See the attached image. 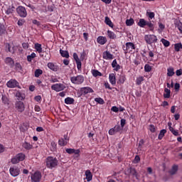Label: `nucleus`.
<instances>
[{"label": "nucleus", "instance_id": "nucleus-36", "mask_svg": "<svg viewBox=\"0 0 182 182\" xmlns=\"http://www.w3.org/2000/svg\"><path fill=\"white\" fill-rule=\"evenodd\" d=\"M6 32V28L5 26L0 23V36H2V35H5Z\"/></svg>", "mask_w": 182, "mask_h": 182}, {"label": "nucleus", "instance_id": "nucleus-3", "mask_svg": "<svg viewBox=\"0 0 182 182\" xmlns=\"http://www.w3.org/2000/svg\"><path fill=\"white\" fill-rule=\"evenodd\" d=\"M70 81L73 85H82L85 82V77L82 75L73 76L70 77Z\"/></svg>", "mask_w": 182, "mask_h": 182}, {"label": "nucleus", "instance_id": "nucleus-2", "mask_svg": "<svg viewBox=\"0 0 182 182\" xmlns=\"http://www.w3.org/2000/svg\"><path fill=\"white\" fill-rule=\"evenodd\" d=\"M25 160V154L18 153L14 157L11 158V162L12 164H18V163L21 161H23Z\"/></svg>", "mask_w": 182, "mask_h": 182}, {"label": "nucleus", "instance_id": "nucleus-29", "mask_svg": "<svg viewBox=\"0 0 182 182\" xmlns=\"http://www.w3.org/2000/svg\"><path fill=\"white\" fill-rule=\"evenodd\" d=\"M65 105H75V99L68 97L65 99Z\"/></svg>", "mask_w": 182, "mask_h": 182}, {"label": "nucleus", "instance_id": "nucleus-61", "mask_svg": "<svg viewBox=\"0 0 182 182\" xmlns=\"http://www.w3.org/2000/svg\"><path fill=\"white\" fill-rule=\"evenodd\" d=\"M25 22V21L23 19H19L17 22V25L18 26H23V23Z\"/></svg>", "mask_w": 182, "mask_h": 182}, {"label": "nucleus", "instance_id": "nucleus-54", "mask_svg": "<svg viewBox=\"0 0 182 182\" xmlns=\"http://www.w3.org/2000/svg\"><path fill=\"white\" fill-rule=\"evenodd\" d=\"M134 164H137L140 163V156L136 155L133 161Z\"/></svg>", "mask_w": 182, "mask_h": 182}, {"label": "nucleus", "instance_id": "nucleus-14", "mask_svg": "<svg viewBox=\"0 0 182 182\" xmlns=\"http://www.w3.org/2000/svg\"><path fill=\"white\" fill-rule=\"evenodd\" d=\"M73 58L75 60L77 70H82V61H80V59H79V56L77 55V53H73Z\"/></svg>", "mask_w": 182, "mask_h": 182}, {"label": "nucleus", "instance_id": "nucleus-16", "mask_svg": "<svg viewBox=\"0 0 182 182\" xmlns=\"http://www.w3.org/2000/svg\"><path fill=\"white\" fill-rule=\"evenodd\" d=\"M102 58L105 60H112L113 59V54L110 53V51H104L102 53Z\"/></svg>", "mask_w": 182, "mask_h": 182}, {"label": "nucleus", "instance_id": "nucleus-26", "mask_svg": "<svg viewBox=\"0 0 182 182\" xmlns=\"http://www.w3.org/2000/svg\"><path fill=\"white\" fill-rule=\"evenodd\" d=\"M168 129L173 136H178V131L171 127V122L168 123Z\"/></svg>", "mask_w": 182, "mask_h": 182}, {"label": "nucleus", "instance_id": "nucleus-21", "mask_svg": "<svg viewBox=\"0 0 182 182\" xmlns=\"http://www.w3.org/2000/svg\"><path fill=\"white\" fill-rule=\"evenodd\" d=\"M97 42L100 45H105L107 42V38L105 36H100L97 38Z\"/></svg>", "mask_w": 182, "mask_h": 182}, {"label": "nucleus", "instance_id": "nucleus-56", "mask_svg": "<svg viewBox=\"0 0 182 182\" xmlns=\"http://www.w3.org/2000/svg\"><path fill=\"white\" fill-rule=\"evenodd\" d=\"M1 100H2V102H3V103H4V105H8L9 100H8V98H7L6 97L2 96Z\"/></svg>", "mask_w": 182, "mask_h": 182}, {"label": "nucleus", "instance_id": "nucleus-41", "mask_svg": "<svg viewBox=\"0 0 182 182\" xmlns=\"http://www.w3.org/2000/svg\"><path fill=\"white\" fill-rule=\"evenodd\" d=\"M174 68L173 67H171L167 69V76H174Z\"/></svg>", "mask_w": 182, "mask_h": 182}, {"label": "nucleus", "instance_id": "nucleus-19", "mask_svg": "<svg viewBox=\"0 0 182 182\" xmlns=\"http://www.w3.org/2000/svg\"><path fill=\"white\" fill-rule=\"evenodd\" d=\"M15 96L17 98L18 101L25 100L26 95L25 94L22 93L21 91H17L15 93Z\"/></svg>", "mask_w": 182, "mask_h": 182}, {"label": "nucleus", "instance_id": "nucleus-35", "mask_svg": "<svg viewBox=\"0 0 182 182\" xmlns=\"http://www.w3.org/2000/svg\"><path fill=\"white\" fill-rule=\"evenodd\" d=\"M60 53L61 56H63V58H66V59H69V52H68V50H63L60 49Z\"/></svg>", "mask_w": 182, "mask_h": 182}, {"label": "nucleus", "instance_id": "nucleus-12", "mask_svg": "<svg viewBox=\"0 0 182 182\" xmlns=\"http://www.w3.org/2000/svg\"><path fill=\"white\" fill-rule=\"evenodd\" d=\"M52 90H55V92H62V90H65L66 87L65 85L62 83L54 84L51 86Z\"/></svg>", "mask_w": 182, "mask_h": 182}, {"label": "nucleus", "instance_id": "nucleus-18", "mask_svg": "<svg viewBox=\"0 0 182 182\" xmlns=\"http://www.w3.org/2000/svg\"><path fill=\"white\" fill-rule=\"evenodd\" d=\"M6 65H8L10 68H14L15 61L11 57H6L4 60Z\"/></svg>", "mask_w": 182, "mask_h": 182}, {"label": "nucleus", "instance_id": "nucleus-5", "mask_svg": "<svg viewBox=\"0 0 182 182\" xmlns=\"http://www.w3.org/2000/svg\"><path fill=\"white\" fill-rule=\"evenodd\" d=\"M65 151L68 154H75L74 159L75 160H79V157H80V149L68 148L65 149Z\"/></svg>", "mask_w": 182, "mask_h": 182}, {"label": "nucleus", "instance_id": "nucleus-53", "mask_svg": "<svg viewBox=\"0 0 182 182\" xmlns=\"http://www.w3.org/2000/svg\"><path fill=\"white\" fill-rule=\"evenodd\" d=\"M144 72L149 73L151 72V66L149 64L144 65Z\"/></svg>", "mask_w": 182, "mask_h": 182}, {"label": "nucleus", "instance_id": "nucleus-11", "mask_svg": "<svg viewBox=\"0 0 182 182\" xmlns=\"http://www.w3.org/2000/svg\"><path fill=\"white\" fill-rule=\"evenodd\" d=\"M95 92L90 87H83L80 90V94L81 96H86L88 93H93Z\"/></svg>", "mask_w": 182, "mask_h": 182}, {"label": "nucleus", "instance_id": "nucleus-60", "mask_svg": "<svg viewBox=\"0 0 182 182\" xmlns=\"http://www.w3.org/2000/svg\"><path fill=\"white\" fill-rule=\"evenodd\" d=\"M6 49H8V51L9 52H10L11 53H14V50H11V44H9V43H7L6 45Z\"/></svg>", "mask_w": 182, "mask_h": 182}, {"label": "nucleus", "instance_id": "nucleus-4", "mask_svg": "<svg viewBox=\"0 0 182 182\" xmlns=\"http://www.w3.org/2000/svg\"><path fill=\"white\" fill-rule=\"evenodd\" d=\"M144 41L148 45H151L152 43H156L158 39L155 35L148 34L144 36Z\"/></svg>", "mask_w": 182, "mask_h": 182}, {"label": "nucleus", "instance_id": "nucleus-8", "mask_svg": "<svg viewBox=\"0 0 182 182\" xmlns=\"http://www.w3.org/2000/svg\"><path fill=\"white\" fill-rule=\"evenodd\" d=\"M16 12L21 18H26L28 16V12L24 6H19L16 8Z\"/></svg>", "mask_w": 182, "mask_h": 182}, {"label": "nucleus", "instance_id": "nucleus-22", "mask_svg": "<svg viewBox=\"0 0 182 182\" xmlns=\"http://www.w3.org/2000/svg\"><path fill=\"white\" fill-rule=\"evenodd\" d=\"M49 149L50 151H53V152L56 151L58 150V144H56L55 141H50Z\"/></svg>", "mask_w": 182, "mask_h": 182}, {"label": "nucleus", "instance_id": "nucleus-34", "mask_svg": "<svg viewBox=\"0 0 182 182\" xmlns=\"http://www.w3.org/2000/svg\"><path fill=\"white\" fill-rule=\"evenodd\" d=\"M124 82H126V75H121L119 77L117 83L119 85H123V83H124Z\"/></svg>", "mask_w": 182, "mask_h": 182}, {"label": "nucleus", "instance_id": "nucleus-15", "mask_svg": "<svg viewBox=\"0 0 182 182\" xmlns=\"http://www.w3.org/2000/svg\"><path fill=\"white\" fill-rule=\"evenodd\" d=\"M9 171L12 177H18V175L21 173V170L18 167H11Z\"/></svg>", "mask_w": 182, "mask_h": 182}, {"label": "nucleus", "instance_id": "nucleus-40", "mask_svg": "<svg viewBox=\"0 0 182 182\" xmlns=\"http://www.w3.org/2000/svg\"><path fill=\"white\" fill-rule=\"evenodd\" d=\"M166 133H167L166 129H161L160 131L159 136H158L159 140H162L163 138L164 137V134H166Z\"/></svg>", "mask_w": 182, "mask_h": 182}, {"label": "nucleus", "instance_id": "nucleus-27", "mask_svg": "<svg viewBox=\"0 0 182 182\" xmlns=\"http://www.w3.org/2000/svg\"><path fill=\"white\" fill-rule=\"evenodd\" d=\"M22 146L26 150H32V149H33V145L31 144L26 141H24Z\"/></svg>", "mask_w": 182, "mask_h": 182}, {"label": "nucleus", "instance_id": "nucleus-44", "mask_svg": "<svg viewBox=\"0 0 182 182\" xmlns=\"http://www.w3.org/2000/svg\"><path fill=\"white\" fill-rule=\"evenodd\" d=\"M174 49L176 52H180V49H182L181 43H178L174 44Z\"/></svg>", "mask_w": 182, "mask_h": 182}, {"label": "nucleus", "instance_id": "nucleus-7", "mask_svg": "<svg viewBox=\"0 0 182 182\" xmlns=\"http://www.w3.org/2000/svg\"><path fill=\"white\" fill-rule=\"evenodd\" d=\"M15 109L18 113H23L25 112V103L22 101H16Z\"/></svg>", "mask_w": 182, "mask_h": 182}, {"label": "nucleus", "instance_id": "nucleus-45", "mask_svg": "<svg viewBox=\"0 0 182 182\" xmlns=\"http://www.w3.org/2000/svg\"><path fill=\"white\" fill-rule=\"evenodd\" d=\"M15 70L17 72H22V65L19 63H15Z\"/></svg>", "mask_w": 182, "mask_h": 182}, {"label": "nucleus", "instance_id": "nucleus-20", "mask_svg": "<svg viewBox=\"0 0 182 182\" xmlns=\"http://www.w3.org/2000/svg\"><path fill=\"white\" fill-rule=\"evenodd\" d=\"M14 12H15V6L14 5L7 6L6 9L5 10L6 15H11V14Z\"/></svg>", "mask_w": 182, "mask_h": 182}, {"label": "nucleus", "instance_id": "nucleus-64", "mask_svg": "<svg viewBox=\"0 0 182 182\" xmlns=\"http://www.w3.org/2000/svg\"><path fill=\"white\" fill-rule=\"evenodd\" d=\"M176 76H181V75H182V69L181 68L179 70H177L176 71Z\"/></svg>", "mask_w": 182, "mask_h": 182}, {"label": "nucleus", "instance_id": "nucleus-43", "mask_svg": "<svg viewBox=\"0 0 182 182\" xmlns=\"http://www.w3.org/2000/svg\"><path fill=\"white\" fill-rule=\"evenodd\" d=\"M125 23L127 26H132V25L134 24V19L132 18L129 19H127Z\"/></svg>", "mask_w": 182, "mask_h": 182}, {"label": "nucleus", "instance_id": "nucleus-62", "mask_svg": "<svg viewBox=\"0 0 182 182\" xmlns=\"http://www.w3.org/2000/svg\"><path fill=\"white\" fill-rule=\"evenodd\" d=\"M174 89L176 92H178V90H180V83L178 82L175 83Z\"/></svg>", "mask_w": 182, "mask_h": 182}, {"label": "nucleus", "instance_id": "nucleus-10", "mask_svg": "<svg viewBox=\"0 0 182 182\" xmlns=\"http://www.w3.org/2000/svg\"><path fill=\"white\" fill-rule=\"evenodd\" d=\"M136 49V46L134 43L132 42H128L126 43V49L124 48V52L125 55L127 53H130V52H133V50Z\"/></svg>", "mask_w": 182, "mask_h": 182}, {"label": "nucleus", "instance_id": "nucleus-28", "mask_svg": "<svg viewBox=\"0 0 182 182\" xmlns=\"http://www.w3.org/2000/svg\"><path fill=\"white\" fill-rule=\"evenodd\" d=\"M107 35L109 39L114 40L116 39V38H117V36H116V33H114V32L109 30L107 31Z\"/></svg>", "mask_w": 182, "mask_h": 182}, {"label": "nucleus", "instance_id": "nucleus-33", "mask_svg": "<svg viewBox=\"0 0 182 182\" xmlns=\"http://www.w3.org/2000/svg\"><path fill=\"white\" fill-rule=\"evenodd\" d=\"M165 93L164 94V99H170V95L171 93V91L168 88L164 89Z\"/></svg>", "mask_w": 182, "mask_h": 182}, {"label": "nucleus", "instance_id": "nucleus-51", "mask_svg": "<svg viewBox=\"0 0 182 182\" xmlns=\"http://www.w3.org/2000/svg\"><path fill=\"white\" fill-rule=\"evenodd\" d=\"M129 173L132 176H134V177H137V171L134 168H130Z\"/></svg>", "mask_w": 182, "mask_h": 182}, {"label": "nucleus", "instance_id": "nucleus-47", "mask_svg": "<svg viewBox=\"0 0 182 182\" xmlns=\"http://www.w3.org/2000/svg\"><path fill=\"white\" fill-rule=\"evenodd\" d=\"M95 102H96L99 105H105V100L102 97L95 98Z\"/></svg>", "mask_w": 182, "mask_h": 182}, {"label": "nucleus", "instance_id": "nucleus-30", "mask_svg": "<svg viewBox=\"0 0 182 182\" xmlns=\"http://www.w3.org/2000/svg\"><path fill=\"white\" fill-rule=\"evenodd\" d=\"M105 23H106V25H108L109 28H113V27L114 26V25L113 24V22H112V20H110V18L107 16L105 17Z\"/></svg>", "mask_w": 182, "mask_h": 182}, {"label": "nucleus", "instance_id": "nucleus-63", "mask_svg": "<svg viewBox=\"0 0 182 182\" xmlns=\"http://www.w3.org/2000/svg\"><path fill=\"white\" fill-rule=\"evenodd\" d=\"M120 122H121V127L122 129L123 127H124V126L126 125V119H122Z\"/></svg>", "mask_w": 182, "mask_h": 182}, {"label": "nucleus", "instance_id": "nucleus-31", "mask_svg": "<svg viewBox=\"0 0 182 182\" xmlns=\"http://www.w3.org/2000/svg\"><path fill=\"white\" fill-rule=\"evenodd\" d=\"M34 48L38 53H42V44L39 43H35Z\"/></svg>", "mask_w": 182, "mask_h": 182}, {"label": "nucleus", "instance_id": "nucleus-1", "mask_svg": "<svg viewBox=\"0 0 182 182\" xmlns=\"http://www.w3.org/2000/svg\"><path fill=\"white\" fill-rule=\"evenodd\" d=\"M58 164H59V161H58L56 157L48 156L46 159V166L47 168H50V170L56 168Z\"/></svg>", "mask_w": 182, "mask_h": 182}, {"label": "nucleus", "instance_id": "nucleus-9", "mask_svg": "<svg viewBox=\"0 0 182 182\" xmlns=\"http://www.w3.org/2000/svg\"><path fill=\"white\" fill-rule=\"evenodd\" d=\"M7 87H9L10 89H14L15 87H18V89H21V87H19V82L16 80L11 79L6 82Z\"/></svg>", "mask_w": 182, "mask_h": 182}, {"label": "nucleus", "instance_id": "nucleus-46", "mask_svg": "<svg viewBox=\"0 0 182 182\" xmlns=\"http://www.w3.org/2000/svg\"><path fill=\"white\" fill-rule=\"evenodd\" d=\"M36 58V54L35 53H32L30 55L27 56L28 62H32V59H35Z\"/></svg>", "mask_w": 182, "mask_h": 182}, {"label": "nucleus", "instance_id": "nucleus-32", "mask_svg": "<svg viewBox=\"0 0 182 182\" xmlns=\"http://www.w3.org/2000/svg\"><path fill=\"white\" fill-rule=\"evenodd\" d=\"M91 73L94 77H97V76H103V74H102V73L97 70H92Z\"/></svg>", "mask_w": 182, "mask_h": 182}, {"label": "nucleus", "instance_id": "nucleus-23", "mask_svg": "<svg viewBox=\"0 0 182 182\" xmlns=\"http://www.w3.org/2000/svg\"><path fill=\"white\" fill-rule=\"evenodd\" d=\"M85 180H87L88 182L93 180V174H92L90 170L85 171Z\"/></svg>", "mask_w": 182, "mask_h": 182}, {"label": "nucleus", "instance_id": "nucleus-25", "mask_svg": "<svg viewBox=\"0 0 182 182\" xmlns=\"http://www.w3.org/2000/svg\"><path fill=\"white\" fill-rule=\"evenodd\" d=\"M147 23V21L144 18H140L139 22L137 23L138 26L140 28H146Z\"/></svg>", "mask_w": 182, "mask_h": 182}, {"label": "nucleus", "instance_id": "nucleus-52", "mask_svg": "<svg viewBox=\"0 0 182 182\" xmlns=\"http://www.w3.org/2000/svg\"><path fill=\"white\" fill-rule=\"evenodd\" d=\"M58 144L59 146H66L68 142L63 138H61L58 140Z\"/></svg>", "mask_w": 182, "mask_h": 182}, {"label": "nucleus", "instance_id": "nucleus-6", "mask_svg": "<svg viewBox=\"0 0 182 182\" xmlns=\"http://www.w3.org/2000/svg\"><path fill=\"white\" fill-rule=\"evenodd\" d=\"M31 178L32 182H41V180L42 179V173L39 171H36L33 173H31Z\"/></svg>", "mask_w": 182, "mask_h": 182}, {"label": "nucleus", "instance_id": "nucleus-57", "mask_svg": "<svg viewBox=\"0 0 182 182\" xmlns=\"http://www.w3.org/2000/svg\"><path fill=\"white\" fill-rule=\"evenodd\" d=\"M112 112H114V113H119V107L116 106H113L111 108Z\"/></svg>", "mask_w": 182, "mask_h": 182}, {"label": "nucleus", "instance_id": "nucleus-13", "mask_svg": "<svg viewBox=\"0 0 182 182\" xmlns=\"http://www.w3.org/2000/svg\"><path fill=\"white\" fill-rule=\"evenodd\" d=\"M122 129V127H120L119 124L115 125L113 128L110 129L108 131V133L109 134V136H114V134H116V133H119V132H120Z\"/></svg>", "mask_w": 182, "mask_h": 182}, {"label": "nucleus", "instance_id": "nucleus-17", "mask_svg": "<svg viewBox=\"0 0 182 182\" xmlns=\"http://www.w3.org/2000/svg\"><path fill=\"white\" fill-rule=\"evenodd\" d=\"M47 66L48 69H50V70H53V72H58L59 70V65H57L53 63H48L47 64Z\"/></svg>", "mask_w": 182, "mask_h": 182}, {"label": "nucleus", "instance_id": "nucleus-50", "mask_svg": "<svg viewBox=\"0 0 182 182\" xmlns=\"http://www.w3.org/2000/svg\"><path fill=\"white\" fill-rule=\"evenodd\" d=\"M42 73H43V71L41 69H37L35 70L34 75L36 77H39V76H41V75H42Z\"/></svg>", "mask_w": 182, "mask_h": 182}, {"label": "nucleus", "instance_id": "nucleus-42", "mask_svg": "<svg viewBox=\"0 0 182 182\" xmlns=\"http://www.w3.org/2000/svg\"><path fill=\"white\" fill-rule=\"evenodd\" d=\"M146 26L149 27V31H154V24L151 21H146Z\"/></svg>", "mask_w": 182, "mask_h": 182}, {"label": "nucleus", "instance_id": "nucleus-48", "mask_svg": "<svg viewBox=\"0 0 182 182\" xmlns=\"http://www.w3.org/2000/svg\"><path fill=\"white\" fill-rule=\"evenodd\" d=\"M161 42H162L164 46H165V48H168V46H170V41H168L164 38H162L161 40Z\"/></svg>", "mask_w": 182, "mask_h": 182}, {"label": "nucleus", "instance_id": "nucleus-38", "mask_svg": "<svg viewBox=\"0 0 182 182\" xmlns=\"http://www.w3.org/2000/svg\"><path fill=\"white\" fill-rule=\"evenodd\" d=\"M144 82V77L140 76L136 78V86H140L141 85V82Z\"/></svg>", "mask_w": 182, "mask_h": 182}, {"label": "nucleus", "instance_id": "nucleus-39", "mask_svg": "<svg viewBox=\"0 0 182 182\" xmlns=\"http://www.w3.org/2000/svg\"><path fill=\"white\" fill-rule=\"evenodd\" d=\"M40 56L44 59V60H49V59H50V56H49V54H48L46 52H43V54L40 53Z\"/></svg>", "mask_w": 182, "mask_h": 182}, {"label": "nucleus", "instance_id": "nucleus-58", "mask_svg": "<svg viewBox=\"0 0 182 182\" xmlns=\"http://www.w3.org/2000/svg\"><path fill=\"white\" fill-rule=\"evenodd\" d=\"M149 130L151 132V133H154L156 132V127H154V125L151 124L149 126Z\"/></svg>", "mask_w": 182, "mask_h": 182}, {"label": "nucleus", "instance_id": "nucleus-37", "mask_svg": "<svg viewBox=\"0 0 182 182\" xmlns=\"http://www.w3.org/2000/svg\"><path fill=\"white\" fill-rule=\"evenodd\" d=\"M178 171V166L173 165L172 166V168L170 171V174H171L173 176V175L176 174V173H177Z\"/></svg>", "mask_w": 182, "mask_h": 182}, {"label": "nucleus", "instance_id": "nucleus-24", "mask_svg": "<svg viewBox=\"0 0 182 182\" xmlns=\"http://www.w3.org/2000/svg\"><path fill=\"white\" fill-rule=\"evenodd\" d=\"M109 80L111 85H112L113 86L116 85V75H114V73H111L109 75Z\"/></svg>", "mask_w": 182, "mask_h": 182}, {"label": "nucleus", "instance_id": "nucleus-59", "mask_svg": "<svg viewBox=\"0 0 182 182\" xmlns=\"http://www.w3.org/2000/svg\"><path fill=\"white\" fill-rule=\"evenodd\" d=\"M38 9H39V11H41V12H47L46 6H41V7H38Z\"/></svg>", "mask_w": 182, "mask_h": 182}, {"label": "nucleus", "instance_id": "nucleus-55", "mask_svg": "<svg viewBox=\"0 0 182 182\" xmlns=\"http://www.w3.org/2000/svg\"><path fill=\"white\" fill-rule=\"evenodd\" d=\"M86 58V51L83 50L82 53H80V60H83Z\"/></svg>", "mask_w": 182, "mask_h": 182}, {"label": "nucleus", "instance_id": "nucleus-49", "mask_svg": "<svg viewBox=\"0 0 182 182\" xmlns=\"http://www.w3.org/2000/svg\"><path fill=\"white\" fill-rule=\"evenodd\" d=\"M146 16H148V18L150 21V19H153V18H154V16H156V14H154V12H150V11H147Z\"/></svg>", "mask_w": 182, "mask_h": 182}]
</instances>
